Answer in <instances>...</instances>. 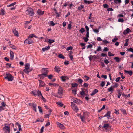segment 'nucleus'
<instances>
[{"label": "nucleus", "instance_id": "obj_52", "mask_svg": "<svg viewBox=\"0 0 133 133\" xmlns=\"http://www.w3.org/2000/svg\"><path fill=\"white\" fill-rule=\"evenodd\" d=\"M1 104L2 105V106H2V107H5L6 105V104L5 103H4L3 102H2L1 103Z\"/></svg>", "mask_w": 133, "mask_h": 133}, {"label": "nucleus", "instance_id": "obj_45", "mask_svg": "<svg viewBox=\"0 0 133 133\" xmlns=\"http://www.w3.org/2000/svg\"><path fill=\"white\" fill-rule=\"evenodd\" d=\"M73 49V47L72 46H70L67 48L66 50L69 51L70 50H72Z\"/></svg>", "mask_w": 133, "mask_h": 133}, {"label": "nucleus", "instance_id": "obj_3", "mask_svg": "<svg viewBox=\"0 0 133 133\" xmlns=\"http://www.w3.org/2000/svg\"><path fill=\"white\" fill-rule=\"evenodd\" d=\"M4 126L3 128V130L5 133H9L10 132V129L9 126H6L4 124Z\"/></svg>", "mask_w": 133, "mask_h": 133}, {"label": "nucleus", "instance_id": "obj_55", "mask_svg": "<svg viewBox=\"0 0 133 133\" xmlns=\"http://www.w3.org/2000/svg\"><path fill=\"white\" fill-rule=\"evenodd\" d=\"M84 8V6L83 5H81L78 7V9L79 10H81L82 8Z\"/></svg>", "mask_w": 133, "mask_h": 133}, {"label": "nucleus", "instance_id": "obj_10", "mask_svg": "<svg viewBox=\"0 0 133 133\" xmlns=\"http://www.w3.org/2000/svg\"><path fill=\"white\" fill-rule=\"evenodd\" d=\"M32 109L33 110L35 111L36 112V107L37 106L36 104L35 103H32Z\"/></svg>", "mask_w": 133, "mask_h": 133}, {"label": "nucleus", "instance_id": "obj_16", "mask_svg": "<svg viewBox=\"0 0 133 133\" xmlns=\"http://www.w3.org/2000/svg\"><path fill=\"white\" fill-rule=\"evenodd\" d=\"M10 59L12 60L14 57V54L13 52L11 50L10 51Z\"/></svg>", "mask_w": 133, "mask_h": 133}, {"label": "nucleus", "instance_id": "obj_33", "mask_svg": "<svg viewBox=\"0 0 133 133\" xmlns=\"http://www.w3.org/2000/svg\"><path fill=\"white\" fill-rule=\"evenodd\" d=\"M85 31V30L83 28H82L79 30L80 32L82 33L84 32Z\"/></svg>", "mask_w": 133, "mask_h": 133}, {"label": "nucleus", "instance_id": "obj_43", "mask_svg": "<svg viewBox=\"0 0 133 133\" xmlns=\"http://www.w3.org/2000/svg\"><path fill=\"white\" fill-rule=\"evenodd\" d=\"M128 50L129 51L133 53V49L132 48H130L129 49H128Z\"/></svg>", "mask_w": 133, "mask_h": 133}, {"label": "nucleus", "instance_id": "obj_63", "mask_svg": "<svg viewBox=\"0 0 133 133\" xmlns=\"http://www.w3.org/2000/svg\"><path fill=\"white\" fill-rule=\"evenodd\" d=\"M101 48L100 46H99L97 49L96 51H101Z\"/></svg>", "mask_w": 133, "mask_h": 133}, {"label": "nucleus", "instance_id": "obj_51", "mask_svg": "<svg viewBox=\"0 0 133 133\" xmlns=\"http://www.w3.org/2000/svg\"><path fill=\"white\" fill-rule=\"evenodd\" d=\"M88 38H87L86 37H84L83 38V39L84 40L85 42H87L89 40V39Z\"/></svg>", "mask_w": 133, "mask_h": 133}, {"label": "nucleus", "instance_id": "obj_13", "mask_svg": "<svg viewBox=\"0 0 133 133\" xmlns=\"http://www.w3.org/2000/svg\"><path fill=\"white\" fill-rule=\"evenodd\" d=\"M98 92V90L97 89H95L92 91V93L90 94L91 96H93L95 94Z\"/></svg>", "mask_w": 133, "mask_h": 133}, {"label": "nucleus", "instance_id": "obj_49", "mask_svg": "<svg viewBox=\"0 0 133 133\" xmlns=\"http://www.w3.org/2000/svg\"><path fill=\"white\" fill-rule=\"evenodd\" d=\"M109 126V124H104V125L103 126V127L104 128H108Z\"/></svg>", "mask_w": 133, "mask_h": 133}, {"label": "nucleus", "instance_id": "obj_11", "mask_svg": "<svg viewBox=\"0 0 133 133\" xmlns=\"http://www.w3.org/2000/svg\"><path fill=\"white\" fill-rule=\"evenodd\" d=\"M33 37H35L36 38H38V37L37 36L35 35L34 34H31L29 35L28 37L29 38L31 39Z\"/></svg>", "mask_w": 133, "mask_h": 133}, {"label": "nucleus", "instance_id": "obj_27", "mask_svg": "<svg viewBox=\"0 0 133 133\" xmlns=\"http://www.w3.org/2000/svg\"><path fill=\"white\" fill-rule=\"evenodd\" d=\"M114 1L116 4L119 3L120 4L121 3V0H114Z\"/></svg>", "mask_w": 133, "mask_h": 133}, {"label": "nucleus", "instance_id": "obj_6", "mask_svg": "<svg viewBox=\"0 0 133 133\" xmlns=\"http://www.w3.org/2000/svg\"><path fill=\"white\" fill-rule=\"evenodd\" d=\"M80 94L81 96H88V91L86 90H83L80 92Z\"/></svg>", "mask_w": 133, "mask_h": 133}, {"label": "nucleus", "instance_id": "obj_60", "mask_svg": "<svg viewBox=\"0 0 133 133\" xmlns=\"http://www.w3.org/2000/svg\"><path fill=\"white\" fill-rule=\"evenodd\" d=\"M68 28L69 29H70L71 28V24H68Z\"/></svg>", "mask_w": 133, "mask_h": 133}, {"label": "nucleus", "instance_id": "obj_21", "mask_svg": "<svg viewBox=\"0 0 133 133\" xmlns=\"http://www.w3.org/2000/svg\"><path fill=\"white\" fill-rule=\"evenodd\" d=\"M84 3L86 4H89L93 3V1H87L84 0Z\"/></svg>", "mask_w": 133, "mask_h": 133}, {"label": "nucleus", "instance_id": "obj_36", "mask_svg": "<svg viewBox=\"0 0 133 133\" xmlns=\"http://www.w3.org/2000/svg\"><path fill=\"white\" fill-rule=\"evenodd\" d=\"M78 85V84L77 83H72L71 84L72 87H76Z\"/></svg>", "mask_w": 133, "mask_h": 133}, {"label": "nucleus", "instance_id": "obj_17", "mask_svg": "<svg viewBox=\"0 0 133 133\" xmlns=\"http://www.w3.org/2000/svg\"><path fill=\"white\" fill-rule=\"evenodd\" d=\"M13 32L15 36H18V32L15 29L13 30Z\"/></svg>", "mask_w": 133, "mask_h": 133}, {"label": "nucleus", "instance_id": "obj_58", "mask_svg": "<svg viewBox=\"0 0 133 133\" xmlns=\"http://www.w3.org/2000/svg\"><path fill=\"white\" fill-rule=\"evenodd\" d=\"M48 76V78L50 79H51L52 78V77L53 76L52 75H51V74L49 75Z\"/></svg>", "mask_w": 133, "mask_h": 133}, {"label": "nucleus", "instance_id": "obj_31", "mask_svg": "<svg viewBox=\"0 0 133 133\" xmlns=\"http://www.w3.org/2000/svg\"><path fill=\"white\" fill-rule=\"evenodd\" d=\"M32 70V69H31L30 70H29L28 69H25L23 70V71L26 73H28L30 72Z\"/></svg>", "mask_w": 133, "mask_h": 133}, {"label": "nucleus", "instance_id": "obj_4", "mask_svg": "<svg viewBox=\"0 0 133 133\" xmlns=\"http://www.w3.org/2000/svg\"><path fill=\"white\" fill-rule=\"evenodd\" d=\"M26 12L30 16H32L34 14L33 9L31 8H28L26 11Z\"/></svg>", "mask_w": 133, "mask_h": 133}, {"label": "nucleus", "instance_id": "obj_18", "mask_svg": "<svg viewBox=\"0 0 133 133\" xmlns=\"http://www.w3.org/2000/svg\"><path fill=\"white\" fill-rule=\"evenodd\" d=\"M50 46H46L44 48H42V50L43 51H46L48 50L50 48Z\"/></svg>", "mask_w": 133, "mask_h": 133}, {"label": "nucleus", "instance_id": "obj_2", "mask_svg": "<svg viewBox=\"0 0 133 133\" xmlns=\"http://www.w3.org/2000/svg\"><path fill=\"white\" fill-rule=\"evenodd\" d=\"M45 71L44 73L38 75V76L40 77V79H44L45 77L48 76L47 74L48 72V71L45 70Z\"/></svg>", "mask_w": 133, "mask_h": 133}, {"label": "nucleus", "instance_id": "obj_61", "mask_svg": "<svg viewBox=\"0 0 133 133\" xmlns=\"http://www.w3.org/2000/svg\"><path fill=\"white\" fill-rule=\"evenodd\" d=\"M93 31L96 33H97L99 32V30H98L96 29H94L93 30Z\"/></svg>", "mask_w": 133, "mask_h": 133}, {"label": "nucleus", "instance_id": "obj_9", "mask_svg": "<svg viewBox=\"0 0 133 133\" xmlns=\"http://www.w3.org/2000/svg\"><path fill=\"white\" fill-rule=\"evenodd\" d=\"M44 11H42L41 9H39L37 11V14L39 15H43L44 13Z\"/></svg>", "mask_w": 133, "mask_h": 133}, {"label": "nucleus", "instance_id": "obj_54", "mask_svg": "<svg viewBox=\"0 0 133 133\" xmlns=\"http://www.w3.org/2000/svg\"><path fill=\"white\" fill-rule=\"evenodd\" d=\"M77 90L76 89L73 90H72V93L73 94L75 95L76 94Z\"/></svg>", "mask_w": 133, "mask_h": 133}, {"label": "nucleus", "instance_id": "obj_34", "mask_svg": "<svg viewBox=\"0 0 133 133\" xmlns=\"http://www.w3.org/2000/svg\"><path fill=\"white\" fill-rule=\"evenodd\" d=\"M29 66L30 64L29 63H27L25 65V69L29 70Z\"/></svg>", "mask_w": 133, "mask_h": 133}, {"label": "nucleus", "instance_id": "obj_32", "mask_svg": "<svg viewBox=\"0 0 133 133\" xmlns=\"http://www.w3.org/2000/svg\"><path fill=\"white\" fill-rule=\"evenodd\" d=\"M16 2H15L14 3H13L10 4L8 5H7V7H9L10 6H14V5H15L16 4Z\"/></svg>", "mask_w": 133, "mask_h": 133}, {"label": "nucleus", "instance_id": "obj_25", "mask_svg": "<svg viewBox=\"0 0 133 133\" xmlns=\"http://www.w3.org/2000/svg\"><path fill=\"white\" fill-rule=\"evenodd\" d=\"M83 78L84 79L85 81H87L89 79V77L86 76H84L83 77Z\"/></svg>", "mask_w": 133, "mask_h": 133}, {"label": "nucleus", "instance_id": "obj_7", "mask_svg": "<svg viewBox=\"0 0 133 133\" xmlns=\"http://www.w3.org/2000/svg\"><path fill=\"white\" fill-rule=\"evenodd\" d=\"M63 91L62 87H60L58 89V94L60 95H61L63 94Z\"/></svg>", "mask_w": 133, "mask_h": 133}, {"label": "nucleus", "instance_id": "obj_62", "mask_svg": "<svg viewBox=\"0 0 133 133\" xmlns=\"http://www.w3.org/2000/svg\"><path fill=\"white\" fill-rule=\"evenodd\" d=\"M89 31L87 32L86 34V37L87 38H89Z\"/></svg>", "mask_w": 133, "mask_h": 133}, {"label": "nucleus", "instance_id": "obj_28", "mask_svg": "<svg viewBox=\"0 0 133 133\" xmlns=\"http://www.w3.org/2000/svg\"><path fill=\"white\" fill-rule=\"evenodd\" d=\"M44 121V119L42 118H38V119H37L36 121L35 122V123H36L37 122H43Z\"/></svg>", "mask_w": 133, "mask_h": 133}, {"label": "nucleus", "instance_id": "obj_23", "mask_svg": "<svg viewBox=\"0 0 133 133\" xmlns=\"http://www.w3.org/2000/svg\"><path fill=\"white\" fill-rule=\"evenodd\" d=\"M56 104L58 106L60 107H62L64 105L63 103L61 102H57Z\"/></svg>", "mask_w": 133, "mask_h": 133}, {"label": "nucleus", "instance_id": "obj_53", "mask_svg": "<svg viewBox=\"0 0 133 133\" xmlns=\"http://www.w3.org/2000/svg\"><path fill=\"white\" fill-rule=\"evenodd\" d=\"M118 21L119 22L123 23L124 22V20L123 18H119L118 19Z\"/></svg>", "mask_w": 133, "mask_h": 133}, {"label": "nucleus", "instance_id": "obj_20", "mask_svg": "<svg viewBox=\"0 0 133 133\" xmlns=\"http://www.w3.org/2000/svg\"><path fill=\"white\" fill-rule=\"evenodd\" d=\"M73 101L74 102L76 103H79L81 102L80 100L76 98H74Z\"/></svg>", "mask_w": 133, "mask_h": 133}, {"label": "nucleus", "instance_id": "obj_48", "mask_svg": "<svg viewBox=\"0 0 133 133\" xmlns=\"http://www.w3.org/2000/svg\"><path fill=\"white\" fill-rule=\"evenodd\" d=\"M108 55L110 56H113L114 55V54H112L110 52H109L108 53Z\"/></svg>", "mask_w": 133, "mask_h": 133}, {"label": "nucleus", "instance_id": "obj_29", "mask_svg": "<svg viewBox=\"0 0 133 133\" xmlns=\"http://www.w3.org/2000/svg\"><path fill=\"white\" fill-rule=\"evenodd\" d=\"M114 59L115 60L116 62H119L120 61V58L117 57L114 58Z\"/></svg>", "mask_w": 133, "mask_h": 133}, {"label": "nucleus", "instance_id": "obj_50", "mask_svg": "<svg viewBox=\"0 0 133 133\" xmlns=\"http://www.w3.org/2000/svg\"><path fill=\"white\" fill-rule=\"evenodd\" d=\"M44 128V126H42L41 127V128L40 129V133H42L43 132Z\"/></svg>", "mask_w": 133, "mask_h": 133}, {"label": "nucleus", "instance_id": "obj_57", "mask_svg": "<svg viewBox=\"0 0 133 133\" xmlns=\"http://www.w3.org/2000/svg\"><path fill=\"white\" fill-rule=\"evenodd\" d=\"M50 25L52 26H54L55 25V24L54 23V22L52 21L50 22Z\"/></svg>", "mask_w": 133, "mask_h": 133}, {"label": "nucleus", "instance_id": "obj_39", "mask_svg": "<svg viewBox=\"0 0 133 133\" xmlns=\"http://www.w3.org/2000/svg\"><path fill=\"white\" fill-rule=\"evenodd\" d=\"M110 112L109 111H108L107 114L104 116H110Z\"/></svg>", "mask_w": 133, "mask_h": 133}, {"label": "nucleus", "instance_id": "obj_42", "mask_svg": "<svg viewBox=\"0 0 133 133\" xmlns=\"http://www.w3.org/2000/svg\"><path fill=\"white\" fill-rule=\"evenodd\" d=\"M55 41L53 39H49L48 41V42L50 44H51L52 43L54 42Z\"/></svg>", "mask_w": 133, "mask_h": 133}, {"label": "nucleus", "instance_id": "obj_40", "mask_svg": "<svg viewBox=\"0 0 133 133\" xmlns=\"http://www.w3.org/2000/svg\"><path fill=\"white\" fill-rule=\"evenodd\" d=\"M38 108L39 109V110L41 113H42L43 112L42 109L41 107L40 106H38Z\"/></svg>", "mask_w": 133, "mask_h": 133}, {"label": "nucleus", "instance_id": "obj_47", "mask_svg": "<svg viewBox=\"0 0 133 133\" xmlns=\"http://www.w3.org/2000/svg\"><path fill=\"white\" fill-rule=\"evenodd\" d=\"M78 82L80 84H81L83 82V81L81 79H79L78 80Z\"/></svg>", "mask_w": 133, "mask_h": 133}, {"label": "nucleus", "instance_id": "obj_56", "mask_svg": "<svg viewBox=\"0 0 133 133\" xmlns=\"http://www.w3.org/2000/svg\"><path fill=\"white\" fill-rule=\"evenodd\" d=\"M10 47L16 50L17 49V47L16 46L13 45H11V46Z\"/></svg>", "mask_w": 133, "mask_h": 133}, {"label": "nucleus", "instance_id": "obj_59", "mask_svg": "<svg viewBox=\"0 0 133 133\" xmlns=\"http://www.w3.org/2000/svg\"><path fill=\"white\" fill-rule=\"evenodd\" d=\"M103 6L105 8L108 9L109 6L107 4H105L103 5Z\"/></svg>", "mask_w": 133, "mask_h": 133}, {"label": "nucleus", "instance_id": "obj_41", "mask_svg": "<svg viewBox=\"0 0 133 133\" xmlns=\"http://www.w3.org/2000/svg\"><path fill=\"white\" fill-rule=\"evenodd\" d=\"M74 109L76 111H77L78 110V107L76 106L75 104L74 106Z\"/></svg>", "mask_w": 133, "mask_h": 133}, {"label": "nucleus", "instance_id": "obj_64", "mask_svg": "<svg viewBox=\"0 0 133 133\" xmlns=\"http://www.w3.org/2000/svg\"><path fill=\"white\" fill-rule=\"evenodd\" d=\"M103 42L105 44L108 43L109 42L106 40H103Z\"/></svg>", "mask_w": 133, "mask_h": 133}, {"label": "nucleus", "instance_id": "obj_1", "mask_svg": "<svg viewBox=\"0 0 133 133\" xmlns=\"http://www.w3.org/2000/svg\"><path fill=\"white\" fill-rule=\"evenodd\" d=\"M4 79L8 80V81H12L13 80V77L10 73H6Z\"/></svg>", "mask_w": 133, "mask_h": 133}, {"label": "nucleus", "instance_id": "obj_22", "mask_svg": "<svg viewBox=\"0 0 133 133\" xmlns=\"http://www.w3.org/2000/svg\"><path fill=\"white\" fill-rule=\"evenodd\" d=\"M61 78L62 81L64 82L66 81V79H67L68 77L67 76H62Z\"/></svg>", "mask_w": 133, "mask_h": 133}, {"label": "nucleus", "instance_id": "obj_14", "mask_svg": "<svg viewBox=\"0 0 133 133\" xmlns=\"http://www.w3.org/2000/svg\"><path fill=\"white\" fill-rule=\"evenodd\" d=\"M56 124L58 125V127L61 128H63L64 127V126L63 124H61L58 122H56Z\"/></svg>", "mask_w": 133, "mask_h": 133}, {"label": "nucleus", "instance_id": "obj_24", "mask_svg": "<svg viewBox=\"0 0 133 133\" xmlns=\"http://www.w3.org/2000/svg\"><path fill=\"white\" fill-rule=\"evenodd\" d=\"M5 11L3 9H1V12L0 13V15H3L5 14Z\"/></svg>", "mask_w": 133, "mask_h": 133}, {"label": "nucleus", "instance_id": "obj_38", "mask_svg": "<svg viewBox=\"0 0 133 133\" xmlns=\"http://www.w3.org/2000/svg\"><path fill=\"white\" fill-rule=\"evenodd\" d=\"M105 82L103 81H102L101 84H100V85L102 87H103L105 85Z\"/></svg>", "mask_w": 133, "mask_h": 133}, {"label": "nucleus", "instance_id": "obj_15", "mask_svg": "<svg viewBox=\"0 0 133 133\" xmlns=\"http://www.w3.org/2000/svg\"><path fill=\"white\" fill-rule=\"evenodd\" d=\"M88 58H89V60L90 61H91L94 58L95 59L96 58V57L95 55L93 56H92L91 55H90L89 56Z\"/></svg>", "mask_w": 133, "mask_h": 133}, {"label": "nucleus", "instance_id": "obj_5", "mask_svg": "<svg viewBox=\"0 0 133 133\" xmlns=\"http://www.w3.org/2000/svg\"><path fill=\"white\" fill-rule=\"evenodd\" d=\"M33 41L30 38H29L28 37V39L25 40L24 41V43L26 44H29L33 43Z\"/></svg>", "mask_w": 133, "mask_h": 133}, {"label": "nucleus", "instance_id": "obj_30", "mask_svg": "<svg viewBox=\"0 0 133 133\" xmlns=\"http://www.w3.org/2000/svg\"><path fill=\"white\" fill-rule=\"evenodd\" d=\"M37 93V94L38 96L39 97H41L42 96V94L41 93L40 91H39V90H38Z\"/></svg>", "mask_w": 133, "mask_h": 133}, {"label": "nucleus", "instance_id": "obj_26", "mask_svg": "<svg viewBox=\"0 0 133 133\" xmlns=\"http://www.w3.org/2000/svg\"><path fill=\"white\" fill-rule=\"evenodd\" d=\"M113 86H111L108 89V90L109 92H110L111 91H113Z\"/></svg>", "mask_w": 133, "mask_h": 133}, {"label": "nucleus", "instance_id": "obj_8", "mask_svg": "<svg viewBox=\"0 0 133 133\" xmlns=\"http://www.w3.org/2000/svg\"><path fill=\"white\" fill-rule=\"evenodd\" d=\"M54 70L56 72L59 73L61 69L58 66H56L54 68Z\"/></svg>", "mask_w": 133, "mask_h": 133}, {"label": "nucleus", "instance_id": "obj_35", "mask_svg": "<svg viewBox=\"0 0 133 133\" xmlns=\"http://www.w3.org/2000/svg\"><path fill=\"white\" fill-rule=\"evenodd\" d=\"M58 57L62 59H64L65 58V57L61 54L58 55Z\"/></svg>", "mask_w": 133, "mask_h": 133}, {"label": "nucleus", "instance_id": "obj_46", "mask_svg": "<svg viewBox=\"0 0 133 133\" xmlns=\"http://www.w3.org/2000/svg\"><path fill=\"white\" fill-rule=\"evenodd\" d=\"M49 86H50L53 85L54 87H55L56 85V84L55 83H49Z\"/></svg>", "mask_w": 133, "mask_h": 133}, {"label": "nucleus", "instance_id": "obj_44", "mask_svg": "<svg viewBox=\"0 0 133 133\" xmlns=\"http://www.w3.org/2000/svg\"><path fill=\"white\" fill-rule=\"evenodd\" d=\"M85 117H80V119H81L82 122H85L86 121H85Z\"/></svg>", "mask_w": 133, "mask_h": 133}, {"label": "nucleus", "instance_id": "obj_19", "mask_svg": "<svg viewBox=\"0 0 133 133\" xmlns=\"http://www.w3.org/2000/svg\"><path fill=\"white\" fill-rule=\"evenodd\" d=\"M124 71L125 73H127L130 76H131L133 74V72L132 71L130 70V71H127L126 70H124Z\"/></svg>", "mask_w": 133, "mask_h": 133}, {"label": "nucleus", "instance_id": "obj_37", "mask_svg": "<svg viewBox=\"0 0 133 133\" xmlns=\"http://www.w3.org/2000/svg\"><path fill=\"white\" fill-rule=\"evenodd\" d=\"M49 114H47L45 115V116H49L51 115V112H52L51 110L49 109Z\"/></svg>", "mask_w": 133, "mask_h": 133}, {"label": "nucleus", "instance_id": "obj_12", "mask_svg": "<svg viewBox=\"0 0 133 133\" xmlns=\"http://www.w3.org/2000/svg\"><path fill=\"white\" fill-rule=\"evenodd\" d=\"M38 81L40 83L39 86L42 87H44L45 84L44 82L43 81L40 80H39Z\"/></svg>", "mask_w": 133, "mask_h": 133}]
</instances>
